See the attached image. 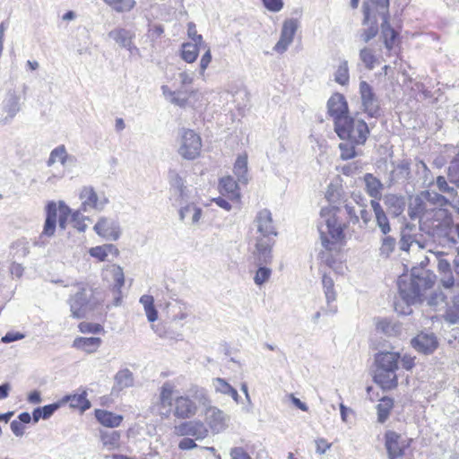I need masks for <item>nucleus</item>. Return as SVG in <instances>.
I'll return each instance as SVG.
<instances>
[{
    "mask_svg": "<svg viewBox=\"0 0 459 459\" xmlns=\"http://www.w3.org/2000/svg\"><path fill=\"white\" fill-rule=\"evenodd\" d=\"M82 212V207H80L76 211H72L71 213V221L73 222L74 227L80 232H84L87 229V225L84 221L89 220L88 217H85Z\"/></svg>",
    "mask_w": 459,
    "mask_h": 459,
    "instance_id": "nucleus-53",
    "label": "nucleus"
},
{
    "mask_svg": "<svg viewBox=\"0 0 459 459\" xmlns=\"http://www.w3.org/2000/svg\"><path fill=\"white\" fill-rule=\"evenodd\" d=\"M392 174L396 180H409L411 178L410 163L407 160H402L393 169Z\"/></svg>",
    "mask_w": 459,
    "mask_h": 459,
    "instance_id": "nucleus-46",
    "label": "nucleus"
},
{
    "mask_svg": "<svg viewBox=\"0 0 459 459\" xmlns=\"http://www.w3.org/2000/svg\"><path fill=\"white\" fill-rule=\"evenodd\" d=\"M380 19L389 18V0H371Z\"/></svg>",
    "mask_w": 459,
    "mask_h": 459,
    "instance_id": "nucleus-57",
    "label": "nucleus"
},
{
    "mask_svg": "<svg viewBox=\"0 0 459 459\" xmlns=\"http://www.w3.org/2000/svg\"><path fill=\"white\" fill-rule=\"evenodd\" d=\"M112 276L114 280L113 291L117 295L115 297V306L120 305L121 302V288L125 283V276L123 269L118 265L112 266Z\"/></svg>",
    "mask_w": 459,
    "mask_h": 459,
    "instance_id": "nucleus-35",
    "label": "nucleus"
},
{
    "mask_svg": "<svg viewBox=\"0 0 459 459\" xmlns=\"http://www.w3.org/2000/svg\"><path fill=\"white\" fill-rule=\"evenodd\" d=\"M410 440L394 431L385 435V446L389 459H405L410 447Z\"/></svg>",
    "mask_w": 459,
    "mask_h": 459,
    "instance_id": "nucleus-13",
    "label": "nucleus"
},
{
    "mask_svg": "<svg viewBox=\"0 0 459 459\" xmlns=\"http://www.w3.org/2000/svg\"><path fill=\"white\" fill-rule=\"evenodd\" d=\"M202 140L194 130L184 129L181 134L179 155L188 160L196 159L201 152Z\"/></svg>",
    "mask_w": 459,
    "mask_h": 459,
    "instance_id": "nucleus-11",
    "label": "nucleus"
},
{
    "mask_svg": "<svg viewBox=\"0 0 459 459\" xmlns=\"http://www.w3.org/2000/svg\"><path fill=\"white\" fill-rule=\"evenodd\" d=\"M101 442L108 449H114L118 446L120 435L117 431H104L100 435Z\"/></svg>",
    "mask_w": 459,
    "mask_h": 459,
    "instance_id": "nucleus-47",
    "label": "nucleus"
},
{
    "mask_svg": "<svg viewBox=\"0 0 459 459\" xmlns=\"http://www.w3.org/2000/svg\"><path fill=\"white\" fill-rule=\"evenodd\" d=\"M92 293L84 288H80L68 300L72 316L74 318H83L87 314L92 311L96 307V302L92 300Z\"/></svg>",
    "mask_w": 459,
    "mask_h": 459,
    "instance_id": "nucleus-9",
    "label": "nucleus"
},
{
    "mask_svg": "<svg viewBox=\"0 0 459 459\" xmlns=\"http://www.w3.org/2000/svg\"><path fill=\"white\" fill-rule=\"evenodd\" d=\"M117 13L130 12L135 5L134 0H102Z\"/></svg>",
    "mask_w": 459,
    "mask_h": 459,
    "instance_id": "nucleus-44",
    "label": "nucleus"
},
{
    "mask_svg": "<svg viewBox=\"0 0 459 459\" xmlns=\"http://www.w3.org/2000/svg\"><path fill=\"white\" fill-rule=\"evenodd\" d=\"M437 150L435 152L438 153V156L435 158L434 163L437 167L440 168L447 162V160L455 156L457 153V148L454 145H436Z\"/></svg>",
    "mask_w": 459,
    "mask_h": 459,
    "instance_id": "nucleus-38",
    "label": "nucleus"
},
{
    "mask_svg": "<svg viewBox=\"0 0 459 459\" xmlns=\"http://www.w3.org/2000/svg\"><path fill=\"white\" fill-rule=\"evenodd\" d=\"M95 417L101 425L108 428L118 427L123 420V416L100 409L95 411Z\"/></svg>",
    "mask_w": 459,
    "mask_h": 459,
    "instance_id": "nucleus-31",
    "label": "nucleus"
},
{
    "mask_svg": "<svg viewBox=\"0 0 459 459\" xmlns=\"http://www.w3.org/2000/svg\"><path fill=\"white\" fill-rule=\"evenodd\" d=\"M370 205L374 211L376 222L384 235H386L391 230L388 218L384 212L382 206L377 200H371Z\"/></svg>",
    "mask_w": 459,
    "mask_h": 459,
    "instance_id": "nucleus-32",
    "label": "nucleus"
},
{
    "mask_svg": "<svg viewBox=\"0 0 459 459\" xmlns=\"http://www.w3.org/2000/svg\"><path fill=\"white\" fill-rule=\"evenodd\" d=\"M173 433L178 437H193L195 440H203L208 437L209 429L200 420H184L174 427Z\"/></svg>",
    "mask_w": 459,
    "mask_h": 459,
    "instance_id": "nucleus-14",
    "label": "nucleus"
},
{
    "mask_svg": "<svg viewBox=\"0 0 459 459\" xmlns=\"http://www.w3.org/2000/svg\"><path fill=\"white\" fill-rule=\"evenodd\" d=\"M115 382L119 389L130 387L134 385L133 373L128 368L121 369L116 374Z\"/></svg>",
    "mask_w": 459,
    "mask_h": 459,
    "instance_id": "nucleus-43",
    "label": "nucleus"
},
{
    "mask_svg": "<svg viewBox=\"0 0 459 459\" xmlns=\"http://www.w3.org/2000/svg\"><path fill=\"white\" fill-rule=\"evenodd\" d=\"M89 253L92 257H95L100 261H105L108 257V254L104 245L91 247Z\"/></svg>",
    "mask_w": 459,
    "mask_h": 459,
    "instance_id": "nucleus-63",
    "label": "nucleus"
},
{
    "mask_svg": "<svg viewBox=\"0 0 459 459\" xmlns=\"http://www.w3.org/2000/svg\"><path fill=\"white\" fill-rule=\"evenodd\" d=\"M254 224L259 234L255 238H274L278 235L272 212L268 209H262L256 213Z\"/></svg>",
    "mask_w": 459,
    "mask_h": 459,
    "instance_id": "nucleus-16",
    "label": "nucleus"
},
{
    "mask_svg": "<svg viewBox=\"0 0 459 459\" xmlns=\"http://www.w3.org/2000/svg\"><path fill=\"white\" fill-rule=\"evenodd\" d=\"M220 186L225 192L233 194L237 189V182L231 177H226L221 179Z\"/></svg>",
    "mask_w": 459,
    "mask_h": 459,
    "instance_id": "nucleus-61",
    "label": "nucleus"
},
{
    "mask_svg": "<svg viewBox=\"0 0 459 459\" xmlns=\"http://www.w3.org/2000/svg\"><path fill=\"white\" fill-rule=\"evenodd\" d=\"M437 186L444 195L432 193V205L446 206L456 196V190L454 186H450L443 176H438L436 181Z\"/></svg>",
    "mask_w": 459,
    "mask_h": 459,
    "instance_id": "nucleus-20",
    "label": "nucleus"
},
{
    "mask_svg": "<svg viewBox=\"0 0 459 459\" xmlns=\"http://www.w3.org/2000/svg\"><path fill=\"white\" fill-rule=\"evenodd\" d=\"M343 207L345 209V212L349 217V220L353 224H356L359 221V217L358 215V212L355 210V207L352 205L351 203H348L347 201L343 202Z\"/></svg>",
    "mask_w": 459,
    "mask_h": 459,
    "instance_id": "nucleus-62",
    "label": "nucleus"
},
{
    "mask_svg": "<svg viewBox=\"0 0 459 459\" xmlns=\"http://www.w3.org/2000/svg\"><path fill=\"white\" fill-rule=\"evenodd\" d=\"M429 259L427 255L412 267L410 276L402 275L398 278L397 286L399 299L394 303V310L401 315H411V306L421 303L425 292L430 288Z\"/></svg>",
    "mask_w": 459,
    "mask_h": 459,
    "instance_id": "nucleus-2",
    "label": "nucleus"
},
{
    "mask_svg": "<svg viewBox=\"0 0 459 459\" xmlns=\"http://www.w3.org/2000/svg\"><path fill=\"white\" fill-rule=\"evenodd\" d=\"M101 343L99 337H78L74 341V347L88 353L94 352Z\"/></svg>",
    "mask_w": 459,
    "mask_h": 459,
    "instance_id": "nucleus-37",
    "label": "nucleus"
},
{
    "mask_svg": "<svg viewBox=\"0 0 459 459\" xmlns=\"http://www.w3.org/2000/svg\"><path fill=\"white\" fill-rule=\"evenodd\" d=\"M427 242L416 239L410 235H402L400 240V248L403 251H408L411 247H417L418 250H421L426 247Z\"/></svg>",
    "mask_w": 459,
    "mask_h": 459,
    "instance_id": "nucleus-50",
    "label": "nucleus"
},
{
    "mask_svg": "<svg viewBox=\"0 0 459 459\" xmlns=\"http://www.w3.org/2000/svg\"><path fill=\"white\" fill-rule=\"evenodd\" d=\"M140 303L143 305L146 316L150 322H154L158 319V311L154 307V299L151 295H143L140 298Z\"/></svg>",
    "mask_w": 459,
    "mask_h": 459,
    "instance_id": "nucleus-40",
    "label": "nucleus"
},
{
    "mask_svg": "<svg viewBox=\"0 0 459 459\" xmlns=\"http://www.w3.org/2000/svg\"><path fill=\"white\" fill-rule=\"evenodd\" d=\"M438 255V253H437ZM437 258V272L440 275V282L444 288V290H436L432 292V308L435 310H448L446 307H448L447 302V294L452 293V289L454 288V276L451 271L450 263L442 259L439 256Z\"/></svg>",
    "mask_w": 459,
    "mask_h": 459,
    "instance_id": "nucleus-7",
    "label": "nucleus"
},
{
    "mask_svg": "<svg viewBox=\"0 0 459 459\" xmlns=\"http://www.w3.org/2000/svg\"><path fill=\"white\" fill-rule=\"evenodd\" d=\"M3 109L7 116L2 120L4 124L9 123L21 110L20 96L14 91H8L3 100Z\"/></svg>",
    "mask_w": 459,
    "mask_h": 459,
    "instance_id": "nucleus-24",
    "label": "nucleus"
},
{
    "mask_svg": "<svg viewBox=\"0 0 459 459\" xmlns=\"http://www.w3.org/2000/svg\"><path fill=\"white\" fill-rule=\"evenodd\" d=\"M396 240L391 236L385 235L381 238V245L379 247V255L383 258H387L394 251Z\"/></svg>",
    "mask_w": 459,
    "mask_h": 459,
    "instance_id": "nucleus-45",
    "label": "nucleus"
},
{
    "mask_svg": "<svg viewBox=\"0 0 459 459\" xmlns=\"http://www.w3.org/2000/svg\"><path fill=\"white\" fill-rule=\"evenodd\" d=\"M178 204L180 205L178 212L180 221H185L186 220H190L191 225H196L199 223L203 213L200 207L196 206L193 203L184 205L183 201H179Z\"/></svg>",
    "mask_w": 459,
    "mask_h": 459,
    "instance_id": "nucleus-26",
    "label": "nucleus"
},
{
    "mask_svg": "<svg viewBox=\"0 0 459 459\" xmlns=\"http://www.w3.org/2000/svg\"><path fill=\"white\" fill-rule=\"evenodd\" d=\"M273 245L274 238H255V245L253 255L258 265L268 264L272 263V249Z\"/></svg>",
    "mask_w": 459,
    "mask_h": 459,
    "instance_id": "nucleus-21",
    "label": "nucleus"
},
{
    "mask_svg": "<svg viewBox=\"0 0 459 459\" xmlns=\"http://www.w3.org/2000/svg\"><path fill=\"white\" fill-rule=\"evenodd\" d=\"M271 274L272 270L270 268L264 266V264L259 265L254 277V281L256 285L261 286L269 280Z\"/></svg>",
    "mask_w": 459,
    "mask_h": 459,
    "instance_id": "nucleus-56",
    "label": "nucleus"
},
{
    "mask_svg": "<svg viewBox=\"0 0 459 459\" xmlns=\"http://www.w3.org/2000/svg\"><path fill=\"white\" fill-rule=\"evenodd\" d=\"M57 211L59 212V227L62 230L66 228V222L68 217L71 216L72 209L64 201H59L58 205L54 201L49 202L46 206V221L43 230L39 240L35 241V246L45 247L46 242L43 240V238L54 236L56 227Z\"/></svg>",
    "mask_w": 459,
    "mask_h": 459,
    "instance_id": "nucleus-5",
    "label": "nucleus"
},
{
    "mask_svg": "<svg viewBox=\"0 0 459 459\" xmlns=\"http://www.w3.org/2000/svg\"><path fill=\"white\" fill-rule=\"evenodd\" d=\"M169 181L175 202L183 201L186 196V186H185L184 179L176 170H169Z\"/></svg>",
    "mask_w": 459,
    "mask_h": 459,
    "instance_id": "nucleus-27",
    "label": "nucleus"
},
{
    "mask_svg": "<svg viewBox=\"0 0 459 459\" xmlns=\"http://www.w3.org/2000/svg\"><path fill=\"white\" fill-rule=\"evenodd\" d=\"M204 408L205 409V421L212 431L213 433L223 431L228 426L230 416L218 407L212 406L211 403Z\"/></svg>",
    "mask_w": 459,
    "mask_h": 459,
    "instance_id": "nucleus-17",
    "label": "nucleus"
},
{
    "mask_svg": "<svg viewBox=\"0 0 459 459\" xmlns=\"http://www.w3.org/2000/svg\"><path fill=\"white\" fill-rule=\"evenodd\" d=\"M411 346L419 352L428 354L430 351V335L420 333L411 341Z\"/></svg>",
    "mask_w": 459,
    "mask_h": 459,
    "instance_id": "nucleus-39",
    "label": "nucleus"
},
{
    "mask_svg": "<svg viewBox=\"0 0 459 459\" xmlns=\"http://www.w3.org/2000/svg\"><path fill=\"white\" fill-rule=\"evenodd\" d=\"M339 195L338 192L334 193L333 186L328 187L325 197L330 203V206L321 209L317 223L321 244L326 250H332V246L334 242L340 241L344 238V224L339 221L337 218V212H340L338 204H341L337 201Z\"/></svg>",
    "mask_w": 459,
    "mask_h": 459,
    "instance_id": "nucleus-3",
    "label": "nucleus"
},
{
    "mask_svg": "<svg viewBox=\"0 0 459 459\" xmlns=\"http://www.w3.org/2000/svg\"><path fill=\"white\" fill-rule=\"evenodd\" d=\"M66 159V149L64 144H61L53 149L49 154V158L47 161L48 167L53 166L56 161H59L65 166V160Z\"/></svg>",
    "mask_w": 459,
    "mask_h": 459,
    "instance_id": "nucleus-48",
    "label": "nucleus"
},
{
    "mask_svg": "<svg viewBox=\"0 0 459 459\" xmlns=\"http://www.w3.org/2000/svg\"><path fill=\"white\" fill-rule=\"evenodd\" d=\"M81 207L83 212H102L108 204V198L104 193L98 194L91 186L82 187L79 193Z\"/></svg>",
    "mask_w": 459,
    "mask_h": 459,
    "instance_id": "nucleus-12",
    "label": "nucleus"
},
{
    "mask_svg": "<svg viewBox=\"0 0 459 459\" xmlns=\"http://www.w3.org/2000/svg\"><path fill=\"white\" fill-rule=\"evenodd\" d=\"M99 236L109 239L117 240L121 235L118 222L111 218L101 216L93 227Z\"/></svg>",
    "mask_w": 459,
    "mask_h": 459,
    "instance_id": "nucleus-18",
    "label": "nucleus"
},
{
    "mask_svg": "<svg viewBox=\"0 0 459 459\" xmlns=\"http://www.w3.org/2000/svg\"><path fill=\"white\" fill-rule=\"evenodd\" d=\"M327 108L329 115L334 120V126L337 125L339 119H344L350 117L348 115V104L344 96L341 93H335L331 96L327 101Z\"/></svg>",
    "mask_w": 459,
    "mask_h": 459,
    "instance_id": "nucleus-22",
    "label": "nucleus"
},
{
    "mask_svg": "<svg viewBox=\"0 0 459 459\" xmlns=\"http://www.w3.org/2000/svg\"><path fill=\"white\" fill-rule=\"evenodd\" d=\"M213 386L217 393H221L222 394H230L232 387L225 379L217 377L213 379Z\"/></svg>",
    "mask_w": 459,
    "mask_h": 459,
    "instance_id": "nucleus-58",
    "label": "nucleus"
},
{
    "mask_svg": "<svg viewBox=\"0 0 459 459\" xmlns=\"http://www.w3.org/2000/svg\"><path fill=\"white\" fill-rule=\"evenodd\" d=\"M376 329L386 336H398L402 333V325L388 318H376Z\"/></svg>",
    "mask_w": 459,
    "mask_h": 459,
    "instance_id": "nucleus-28",
    "label": "nucleus"
},
{
    "mask_svg": "<svg viewBox=\"0 0 459 459\" xmlns=\"http://www.w3.org/2000/svg\"><path fill=\"white\" fill-rule=\"evenodd\" d=\"M364 182L368 195L377 201L382 195L383 184L381 181L372 174L367 173L364 176Z\"/></svg>",
    "mask_w": 459,
    "mask_h": 459,
    "instance_id": "nucleus-33",
    "label": "nucleus"
},
{
    "mask_svg": "<svg viewBox=\"0 0 459 459\" xmlns=\"http://www.w3.org/2000/svg\"><path fill=\"white\" fill-rule=\"evenodd\" d=\"M87 393L83 391L80 394H73L65 396L61 403H69L72 408L79 409L82 411H85L86 410L91 408V403L86 398Z\"/></svg>",
    "mask_w": 459,
    "mask_h": 459,
    "instance_id": "nucleus-34",
    "label": "nucleus"
},
{
    "mask_svg": "<svg viewBox=\"0 0 459 459\" xmlns=\"http://www.w3.org/2000/svg\"><path fill=\"white\" fill-rule=\"evenodd\" d=\"M393 405L394 401L389 397H384L380 400L379 403L377 405V420L379 422L383 423L387 420Z\"/></svg>",
    "mask_w": 459,
    "mask_h": 459,
    "instance_id": "nucleus-42",
    "label": "nucleus"
},
{
    "mask_svg": "<svg viewBox=\"0 0 459 459\" xmlns=\"http://www.w3.org/2000/svg\"><path fill=\"white\" fill-rule=\"evenodd\" d=\"M447 176L450 183L459 187V151L453 157L447 169Z\"/></svg>",
    "mask_w": 459,
    "mask_h": 459,
    "instance_id": "nucleus-51",
    "label": "nucleus"
},
{
    "mask_svg": "<svg viewBox=\"0 0 459 459\" xmlns=\"http://www.w3.org/2000/svg\"><path fill=\"white\" fill-rule=\"evenodd\" d=\"M198 43H184L182 45V58L187 63H193L198 56Z\"/></svg>",
    "mask_w": 459,
    "mask_h": 459,
    "instance_id": "nucleus-49",
    "label": "nucleus"
},
{
    "mask_svg": "<svg viewBox=\"0 0 459 459\" xmlns=\"http://www.w3.org/2000/svg\"><path fill=\"white\" fill-rule=\"evenodd\" d=\"M359 95L363 111L371 117L380 115V103L374 89L365 81L359 82Z\"/></svg>",
    "mask_w": 459,
    "mask_h": 459,
    "instance_id": "nucleus-15",
    "label": "nucleus"
},
{
    "mask_svg": "<svg viewBox=\"0 0 459 459\" xmlns=\"http://www.w3.org/2000/svg\"><path fill=\"white\" fill-rule=\"evenodd\" d=\"M359 59L364 64L365 67L368 70H372L375 67L377 57L373 53V50L368 47H364L359 50Z\"/></svg>",
    "mask_w": 459,
    "mask_h": 459,
    "instance_id": "nucleus-52",
    "label": "nucleus"
},
{
    "mask_svg": "<svg viewBox=\"0 0 459 459\" xmlns=\"http://www.w3.org/2000/svg\"><path fill=\"white\" fill-rule=\"evenodd\" d=\"M231 459H251L250 455L242 447H233L230 450Z\"/></svg>",
    "mask_w": 459,
    "mask_h": 459,
    "instance_id": "nucleus-64",
    "label": "nucleus"
},
{
    "mask_svg": "<svg viewBox=\"0 0 459 459\" xmlns=\"http://www.w3.org/2000/svg\"><path fill=\"white\" fill-rule=\"evenodd\" d=\"M234 173L238 180L243 184L247 183V156L238 157L234 164Z\"/></svg>",
    "mask_w": 459,
    "mask_h": 459,
    "instance_id": "nucleus-41",
    "label": "nucleus"
},
{
    "mask_svg": "<svg viewBox=\"0 0 459 459\" xmlns=\"http://www.w3.org/2000/svg\"><path fill=\"white\" fill-rule=\"evenodd\" d=\"M385 204L393 215L399 216L404 211L407 202L404 196L389 194L385 197Z\"/></svg>",
    "mask_w": 459,
    "mask_h": 459,
    "instance_id": "nucleus-30",
    "label": "nucleus"
},
{
    "mask_svg": "<svg viewBox=\"0 0 459 459\" xmlns=\"http://www.w3.org/2000/svg\"><path fill=\"white\" fill-rule=\"evenodd\" d=\"M449 230L451 231V232H449L450 236L444 235L441 239H438V243L440 245L446 246V245H450V244L454 245L456 243V239L455 238V236L456 235L459 238V223L456 224L455 227H453L451 224L449 226Z\"/></svg>",
    "mask_w": 459,
    "mask_h": 459,
    "instance_id": "nucleus-59",
    "label": "nucleus"
},
{
    "mask_svg": "<svg viewBox=\"0 0 459 459\" xmlns=\"http://www.w3.org/2000/svg\"><path fill=\"white\" fill-rule=\"evenodd\" d=\"M400 358V353L394 351H381L375 355L377 368L374 380L383 389H392L397 385L396 370Z\"/></svg>",
    "mask_w": 459,
    "mask_h": 459,
    "instance_id": "nucleus-4",
    "label": "nucleus"
},
{
    "mask_svg": "<svg viewBox=\"0 0 459 459\" xmlns=\"http://www.w3.org/2000/svg\"><path fill=\"white\" fill-rule=\"evenodd\" d=\"M299 23L296 19H287L284 21L281 31V37L275 44L273 50L277 53H284L292 43Z\"/></svg>",
    "mask_w": 459,
    "mask_h": 459,
    "instance_id": "nucleus-19",
    "label": "nucleus"
},
{
    "mask_svg": "<svg viewBox=\"0 0 459 459\" xmlns=\"http://www.w3.org/2000/svg\"><path fill=\"white\" fill-rule=\"evenodd\" d=\"M350 75H349V66H348V61L343 60L339 65L335 74H334V80L337 83L341 85H346L349 82Z\"/></svg>",
    "mask_w": 459,
    "mask_h": 459,
    "instance_id": "nucleus-54",
    "label": "nucleus"
},
{
    "mask_svg": "<svg viewBox=\"0 0 459 459\" xmlns=\"http://www.w3.org/2000/svg\"><path fill=\"white\" fill-rule=\"evenodd\" d=\"M108 36L114 39L118 46L126 48L130 52L137 50V48L133 43L134 33L129 30L125 28H117L110 30Z\"/></svg>",
    "mask_w": 459,
    "mask_h": 459,
    "instance_id": "nucleus-23",
    "label": "nucleus"
},
{
    "mask_svg": "<svg viewBox=\"0 0 459 459\" xmlns=\"http://www.w3.org/2000/svg\"><path fill=\"white\" fill-rule=\"evenodd\" d=\"M429 168L427 164L422 160H417L415 164V174L418 178L417 181H421L422 186H430V183H427L428 180Z\"/></svg>",
    "mask_w": 459,
    "mask_h": 459,
    "instance_id": "nucleus-55",
    "label": "nucleus"
},
{
    "mask_svg": "<svg viewBox=\"0 0 459 459\" xmlns=\"http://www.w3.org/2000/svg\"><path fill=\"white\" fill-rule=\"evenodd\" d=\"M175 385L165 382L160 388L158 402L154 404L155 413L162 419H169L171 415L179 420L194 418L201 407L210 404L211 399L207 391L199 386H194L188 393L182 395H174Z\"/></svg>",
    "mask_w": 459,
    "mask_h": 459,
    "instance_id": "nucleus-1",
    "label": "nucleus"
},
{
    "mask_svg": "<svg viewBox=\"0 0 459 459\" xmlns=\"http://www.w3.org/2000/svg\"><path fill=\"white\" fill-rule=\"evenodd\" d=\"M322 284L327 303V307L324 309V311L325 314L333 315L337 312V306L332 305V302L335 301L336 299L333 280L330 276L324 274L322 278Z\"/></svg>",
    "mask_w": 459,
    "mask_h": 459,
    "instance_id": "nucleus-25",
    "label": "nucleus"
},
{
    "mask_svg": "<svg viewBox=\"0 0 459 459\" xmlns=\"http://www.w3.org/2000/svg\"><path fill=\"white\" fill-rule=\"evenodd\" d=\"M334 130L341 139L356 144H363L369 134L367 123L352 117L339 119L337 125L334 126Z\"/></svg>",
    "mask_w": 459,
    "mask_h": 459,
    "instance_id": "nucleus-6",
    "label": "nucleus"
},
{
    "mask_svg": "<svg viewBox=\"0 0 459 459\" xmlns=\"http://www.w3.org/2000/svg\"><path fill=\"white\" fill-rule=\"evenodd\" d=\"M381 37L385 48L392 49L397 37V32L391 27L389 18L381 19Z\"/></svg>",
    "mask_w": 459,
    "mask_h": 459,
    "instance_id": "nucleus-36",
    "label": "nucleus"
},
{
    "mask_svg": "<svg viewBox=\"0 0 459 459\" xmlns=\"http://www.w3.org/2000/svg\"><path fill=\"white\" fill-rule=\"evenodd\" d=\"M354 144L355 143H352L350 141L348 143H340L339 148L341 150V158L342 160H349L355 157L356 152Z\"/></svg>",
    "mask_w": 459,
    "mask_h": 459,
    "instance_id": "nucleus-60",
    "label": "nucleus"
},
{
    "mask_svg": "<svg viewBox=\"0 0 459 459\" xmlns=\"http://www.w3.org/2000/svg\"><path fill=\"white\" fill-rule=\"evenodd\" d=\"M446 206L432 205V240L438 241L444 235L450 236L452 216Z\"/></svg>",
    "mask_w": 459,
    "mask_h": 459,
    "instance_id": "nucleus-10",
    "label": "nucleus"
},
{
    "mask_svg": "<svg viewBox=\"0 0 459 459\" xmlns=\"http://www.w3.org/2000/svg\"><path fill=\"white\" fill-rule=\"evenodd\" d=\"M363 24H367L368 25V27L359 31V38L363 42L368 43L372 39H374L378 33V25L376 20L374 22H371L370 13L366 5H364Z\"/></svg>",
    "mask_w": 459,
    "mask_h": 459,
    "instance_id": "nucleus-29",
    "label": "nucleus"
},
{
    "mask_svg": "<svg viewBox=\"0 0 459 459\" xmlns=\"http://www.w3.org/2000/svg\"><path fill=\"white\" fill-rule=\"evenodd\" d=\"M430 202V192L426 189L420 194L411 196L408 212L411 221H417L420 230L430 235V226L428 224L427 203Z\"/></svg>",
    "mask_w": 459,
    "mask_h": 459,
    "instance_id": "nucleus-8",
    "label": "nucleus"
}]
</instances>
